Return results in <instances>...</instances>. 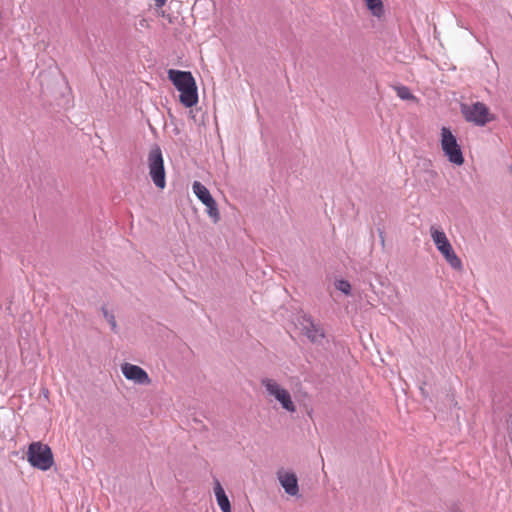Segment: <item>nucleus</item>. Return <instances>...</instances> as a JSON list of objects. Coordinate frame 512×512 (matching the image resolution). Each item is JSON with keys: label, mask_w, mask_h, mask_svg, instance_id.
Here are the masks:
<instances>
[{"label": "nucleus", "mask_w": 512, "mask_h": 512, "mask_svg": "<svg viewBox=\"0 0 512 512\" xmlns=\"http://www.w3.org/2000/svg\"><path fill=\"white\" fill-rule=\"evenodd\" d=\"M168 79L180 92L179 101L184 107L191 108L198 103V89L191 72L170 69Z\"/></svg>", "instance_id": "f257e3e1"}, {"label": "nucleus", "mask_w": 512, "mask_h": 512, "mask_svg": "<svg viewBox=\"0 0 512 512\" xmlns=\"http://www.w3.org/2000/svg\"><path fill=\"white\" fill-rule=\"evenodd\" d=\"M261 385L265 388L267 396L279 403L281 408L289 413L296 412V405L291 393L279 384L275 379L263 378Z\"/></svg>", "instance_id": "f03ea898"}, {"label": "nucleus", "mask_w": 512, "mask_h": 512, "mask_svg": "<svg viewBox=\"0 0 512 512\" xmlns=\"http://www.w3.org/2000/svg\"><path fill=\"white\" fill-rule=\"evenodd\" d=\"M27 460L31 466L42 471L49 470L54 464L50 447L42 442H32L29 445Z\"/></svg>", "instance_id": "7ed1b4c3"}, {"label": "nucleus", "mask_w": 512, "mask_h": 512, "mask_svg": "<svg viewBox=\"0 0 512 512\" xmlns=\"http://www.w3.org/2000/svg\"><path fill=\"white\" fill-rule=\"evenodd\" d=\"M149 175L156 187L164 189L166 186L165 168L162 152L159 146H154L148 154Z\"/></svg>", "instance_id": "20e7f679"}, {"label": "nucleus", "mask_w": 512, "mask_h": 512, "mask_svg": "<svg viewBox=\"0 0 512 512\" xmlns=\"http://www.w3.org/2000/svg\"><path fill=\"white\" fill-rule=\"evenodd\" d=\"M441 148L448 160L455 165L464 163V156L456 137L447 127L441 129Z\"/></svg>", "instance_id": "39448f33"}, {"label": "nucleus", "mask_w": 512, "mask_h": 512, "mask_svg": "<svg viewBox=\"0 0 512 512\" xmlns=\"http://www.w3.org/2000/svg\"><path fill=\"white\" fill-rule=\"evenodd\" d=\"M462 112L467 121L479 126H483L493 120L488 107L481 102H476L471 106H463Z\"/></svg>", "instance_id": "423d86ee"}, {"label": "nucleus", "mask_w": 512, "mask_h": 512, "mask_svg": "<svg viewBox=\"0 0 512 512\" xmlns=\"http://www.w3.org/2000/svg\"><path fill=\"white\" fill-rule=\"evenodd\" d=\"M299 325L301 332L312 342V343H320L324 337L325 333L323 328L316 324L311 317L302 316L299 319Z\"/></svg>", "instance_id": "0eeeda50"}, {"label": "nucleus", "mask_w": 512, "mask_h": 512, "mask_svg": "<svg viewBox=\"0 0 512 512\" xmlns=\"http://www.w3.org/2000/svg\"><path fill=\"white\" fill-rule=\"evenodd\" d=\"M121 371L126 379L133 381L136 384L149 385L151 383L149 375L140 366L131 363H124L121 365Z\"/></svg>", "instance_id": "6e6552de"}, {"label": "nucleus", "mask_w": 512, "mask_h": 512, "mask_svg": "<svg viewBox=\"0 0 512 512\" xmlns=\"http://www.w3.org/2000/svg\"><path fill=\"white\" fill-rule=\"evenodd\" d=\"M278 480L285 492L291 496H296L299 492L298 480L295 473L280 470L277 473Z\"/></svg>", "instance_id": "1a4fd4ad"}, {"label": "nucleus", "mask_w": 512, "mask_h": 512, "mask_svg": "<svg viewBox=\"0 0 512 512\" xmlns=\"http://www.w3.org/2000/svg\"><path fill=\"white\" fill-rule=\"evenodd\" d=\"M214 494L222 512H231L230 501L218 480L215 481Z\"/></svg>", "instance_id": "9d476101"}, {"label": "nucleus", "mask_w": 512, "mask_h": 512, "mask_svg": "<svg viewBox=\"0 0 512 512\" xmlns=\"http://www.w3.org/2000/svg\"><path fill=\"white\" fill-rule=\"evenodd\" d=\"M430 235L438 251L451 244L445 232L436 226L430 227Z\"/></svg>", "instance_id": "9b49d317"}, {"label": "nucleus", "mask_w": 512, "mask_h": 512, "mask_svg": "<svg viewBox=\"0 0 512 512\" xmlns=\"http://www.w3.org/2000/svg\"><path fill=\"white\" fill-rule=\"evenodd\" d=\"M439 252L442 254V256L445 258V260L449 263V265L452 268H454L456 270L462 269V261L454 252L451 244L449 246L439 250Z\"/></svg>", "instance_id": "f8f14e48"}, {"label": "nucleus", "mask_w": 512, "mask_h": 512, "mask_svg": "<svg viewBox=\"0 0 512 512\" xmlns=\"http://www.w3.org/2000/svg\"><path fill=\"white\" fill-rule=\"evenodd\" d=\"M192 189L202 203L209 202V199L213 198L209 190L199 181H194Z\"/></svg>", "instance_id": "ddd939ff"}, {"label": "nucleus", "mask_w": 512, "mask_h": 512, "mask_svg": "<svg viewBox=\"0 0 512 512\" xmlns=\"http://www.w3.org/2000/svg\"><path fill=\"white\" fill-rule=\"evenodd\" d=\"M371 14L380 18L384 13V5L382 0H364Z\"/></svg>", "instance_id": "4468645a"}, {"label": "nucleus", "mask_w": 512, "mask_h": 512, "mask_svg": "<svg viewBox=\"0 0 512 512\" xmlns=\"http://www.w3.org/2000/svg\"><path fill=\"white\" fill-rule=\"evenodd\" d=\"M206 206V212L214 223L220 220V213L214 198L209 199V202L203 203Z\"/></svg>", "instance_id": "2eb2a0df"}, {"label": "nucleus", "mask_w": 512, "mask_h": 512, "mask_svg": "<svg viewBox=\"0 0 512 512\" xmlns=\"http://www.w3.org/2000/svg\"><path fill=\"white\" fill-rule=\"evenodd\" d=\"M397 96L403 100H414L415 96L411 93L410 89L406 86L395 87Z\"/></svg>", "instance_id": "dca6fc26"}, {"label": "nucleus", "mask_w": 512, "mask_h": 512, "mask_svg": "<svg viewBox=\"0 0 512 512\" xmlns=\"http://www.w3.org/2000/svg\"><path fill=\"white\" fill-rule=\"evenodd\" d=\"M336 288L343 292L344 294L348 295L351 291V285L346 280H339L336 282Z\"/></svg>", "instance_id": "f3484780"}, {"label": "nucleus", "mask_w": 512, "mask_h": 512, "mask_svg": "<svg viewBox=\"0 0 512 512\" xmlns=\"http://www.w3.org/2000/svg\"><path fill=\"white\" fill-rule=\"evenodd\" d=\"M103 315H104L105 319L109 322L111 329L113 331H116L117 323H116L114 315L110 314L106 308H103Z\"/></svg>", "instance_id": "a211bd4d"}, {"label": "nucleus", "mask_w": 512, "mask_h": 512, "mask_svg": "<svg viewBox=\"0 0 512 512\" xmlns=\"http://www.w3.org/2000/svg\"><path fill=\"white\" fill-rule=\"evenodd\" d=\"M166 2H167V0H155V5L157 7H162L165 5Z\"/></svg>", "instance_id": "6ab92c4d"}, {"label": "nucleus", "mask_w": 512, "mask_h": 512, "mask_svg": "<svg viewBox=\"0 0 512 512\" xmlns=\"http://www.w3.org/2000/svg\"><path fill=\"white\" fill-rule=\"evenodd\" d=\"M140 25H141L142 27H147V26H148L147 20H146V19H142V20L140 21Z\"/></svg>", "instance_id": "aec40b11"}, {"label": "nucleus", "mask_w": 512, "mask_h": 512, "mask_svg": "<svg viewBox=\"0 0 512 512\" xmlns=\"http://www.w3.org/2000/svg\"><path fill=\"white\" fill-rule=\"evenodd\" d=\"M381 238H382V245H384V243H385V240H384V237H383V235H381Z\"/></svg>", "instance_id": "412c9836"}]
</instances>
